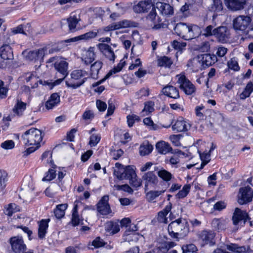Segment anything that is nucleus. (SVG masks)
Listing matches in <instances>:
<instances>
[{"label":"nucleus","mask_w":253,"mask_h":253,"mask_svg":"<svg viewBox=\"0 0 253 253\" xmlns=\"http://www.w3.org/2000/svg\"><path fill=\"white\" fill-rule=\"evenodd\" d=\"M21 138L25 145L31 146L25 152L28 155L34 152L40 147L42 135L40 130L36 128H31L26 130L22 135Z\"/></svg>","instance_id":"1"},{"label":"nucleus","mask_w":253,"mask_h":253,"mask_svg":"<svg viewBox=\"0 0 253 253\" xmlns=\"http://www.w3.org/2000/svg\"><path fill=\"white\" fill-rule=\"evenodd\" d=\"M174 31L178 36L185 40H190L198 37L201 33V28L198 25L189 23H177Z\"/></svg>","instance_id":"2"},{"label":"nucleus","mask_w":253,"mask_h":253,"mask_svg":"<svg viewBox=\"0 0 253 253\" xmlns=\"http://www.w3.org/2000/svg\"><path fill=\"white\" fill-rule=\"evenodd\" d=\"M168 230L171 237L178 240L187 236L189 225L185 219L178 218L169 224Z\"/></svg>","instance_id":"3"},{"label":"nucleus","mask_w":253,"mask_h":253,"mask_svg":"<svg viewBox=\"0 0 253 253\" xmlns=\"http://www.w3.org/2000/svg\"><path fill=\"white\" fill-rule=\"evenodd\" d=\"M54 67L60 75H56L59 77L58 79L53 81H39L40 84L45 86L47 89H51L54 86L61 84L65 78L68 75V63L63 59H59L57 60L54 63Z\"/></svg>","instance_id":"4"},{"label":"nucleus","mask_w":253,"mask_h":253,"mask_svg":"<svg viewBox=\"0 0 253 253\" xmlns=\"http://www.w3.org/2000/svg\"><path fill=\"white\" fill-rule=\"evenodd\" d=\"M86 75L87 73L84 71L75 70L71 74V80L66 81V85L68 87L76 89L84 83Z\"/></svg>","instance_id":"5"},{"label":"nucleus","mask_w":253,"mask_h":253,"mask_svg":"<svg viewBox=\"0 0 253 253\" xmlns=\"http://www.w3.org/2000/svg\"><path fill=\"white\" fill-rule=\"evenodd\" d=\"M175 78L179 88L187 95H191L196 90L194 85L187 78L184 74L176 76Z\"/></svg>","instance_id":"6"},{"label":"nucleus","mask_w":253,"mask_h":253,"mask_svg":"<svg viewBox=\"0 0 253 253\" xmlns=\"http://www.w3.org/2000/svg\"><path fill=\"white\" fill-rule=\"evenodd\" d=\"M252 22V18L248 16L240 15L233 20L234 29L237 31H245Z\"/></svg>","instance_id":"7"},{"label":"nucleus","mask_w":253,"mask_h":253,"mask_svg":"<svg viewBox=\"0 0 253 253\" xmlns=\"http://www.w3.org/2000/svg\"><path fill=\"white\" fill-rule=\"evenodd\" d=\"M253 197V191L249 186L240 188L238 194V203L241 205L251 202Z\"/></svg>","instance_id":"8"},{"label":"nucleus","mask_w":253,"mask_h":253,"mask_svg":"<svg viewBox=\"0 0 253 253\" xmlns=\"http://www.w3.org/2000/svg\"><path fill=\"white\" fill-rule=\"evenodd\" d=\"M22 54L27 60L34 62L37 61L41 62L45 55V50L44 48H41L33 51H24Z\"/></svg>","instance_id":"9"},{"label":"nucleus","mask_w":253,"mask_h":253,"mask_svg":"<svg viewBox=\"0 0 253 253\" xmlns=\"http://www.w3.org/2000/svg\"><path fill=\"white\" fill-rule=\"evenodd\" d=\"M148 22L152 26V28L158 30L163 27V24L161 23V20L157 15L156 9L153 6L151 10L146 17Z\"/></svg>","instance_id":"10"},{"label":"nucleus","mask_w":253,"mask_h":253,"mask_svg":"<svg viewBox=\"0 0 253 253\" xmlns=\"http://www.w3.org/2000/svg\"><path fill=\"white\" fill-rule=\"evenodd\" d=\"M10 244L12 251L15 253H21L26 250V245L22 237L15 236L11 238Z\"/></svg>","instance_id":"11"},{"label":"nucleus","mask_w":253,"mask_h":253,"mask_svg":"<svg viewBox=\"0 0 253 253\" xmlns=\"http://www.w3.org/2000/svg\"><path fill=\"white\" fill-rule=\"evenodd\" d=\"M135 23L134 22L123 20L117 22L113 23L105 27L104 30L106 32L119 30L122 28H126L128 27H134Z\"/></svg>","instance_id":"12"},{"label":"nucleus","mask_w":253,"mask_h":253,"mask_svg":"<svg viewBox=\"0 0 253 253\" xmlns=\"http://www.w3.org/2000/svg\"><path fill=\"white\" fill-rule=\"evenodd\" d=\"M199 238L203 245L209 244L210 246H212L215 244V233L212 231H202L199 234Z\"/></svg>","instance_id":"13"},{"label":"nucleus","mask_w":253,"mask_h":253,"mask_svg":"<svg viewBox=\"0 0 253 253\" xmlns=\"http://www.w3.org/2000/svg\"><path fill=\"white\" fill-rule=\"evenodd\" d=\"M109 197L104 196L97 205V210L102 215H106L111 213V210L108 204Z\"/></svg>","instance_id":"14"},{"label":"nucleus","mask_w":253,"mask_h":253,"mask_svg":"<svg viewBox=\"0 0 253 253\" xmlns=\"http://www.w3.org/2000/svg\"><path fill=\"white\" fill-rule=\"evenodd\" d=\"M225 5L230 10L235 11L244 8L246 0H224Z\"/></svg>","instance_id":"15"},{"label":"nucleus","mask_w":253,"mask_h":253,"mask_svg":"<svg viewBox=\"0 0 253 253\" xmlns=\"http://www.w3.org/2000/svg\"><path fill=\"white\" fill-rule=\"evenodd\" d=\"M213 35L215 36L219 41L225 42L229 38V32L226 27L221 26L213 30Z\"/></svg>","instance_id":"16"},{"label":"nucleus","mask_w":253,"mask_h":253,"mask_svg":"<svg viewBox=\"0 0 253 253\" xmlns=\"http://www.w3.org/2000/svg\"><path fill=\"white\" fill-rule=\"evenodd\" d=\"M154 5L150 0L140 1L133 6V10L137 13L147 12Z\"/></svg>","instance_id":"17"},{"label":"nucleus","mask_w":253,"mask_h":253,"mask_svg":"<svg viewBox=\"0 0 253 253\" xmlns=\"http://www.w3.org/2000/svg\"><path fill=\"white\" fill-rule=\"evenodd\" d=\"M101 31V29H98L94 31H89L84 34H82L79 36H77L67 40V42H75L79 41H88L95 38L99 33Z\"/></svg>","instance_id":"18"},{"label":"nucleus","mask_w":253,"mask_h":253,"mask_svg":"<svg viewBox=\"0 0 253 253\" xmlns=\"http://www.w3.org/2000/svg\"><path fill=\"white\" fill-rule=\"evenodd\" d=\"M191 127L189 123L184 120L182 118L178 119L172 126V129L176 132L186 131Z\"/></svg>","instance_id":"19"},{"label":"nucleus","mask_w":253,"mask_h":253,"mask_svg":"<svg viewBox=\"0 0 253 253\" xmlns=\"http://www.w3.org/2000/svg\"><path fill=\"white\" fill-rule=\"evenodd\" d=\"M248 219L250 220V218L246 211H242L239 208L235 209L232 217V220L234 225H238L239 222H241L242 220H244V223H245Z\"/></svg>","instance_id":"20"},{"label":"nucleus","mask_w":253,"mask_h":253,"mask_svg":"<svg viewBox=\"0 0 253 253\" xmlns=\"http://www.w3.org/2000/svg\"><path fill=\"white\" fill-rule=\"evenodd\" d=\"M95 50L94 47H90L83 51L82 58L85 64H89L94 60Z\"/></svg>","instance_id":"21"},{"label":"nucleus","mask_w":253,"mask_h":253,"mask_svg":"<svg viewBox=\"0 0 253 253\" xmlns=\"http://www.w3.org/2000/svg\"><path fill=\"white\" fill-rule=\"evenodd\" d=\"M156 7L163 15L169 16L173 14V8L169 4L158 2L156 3Z\"/></svg>","instance_id":"22"},{"label":"nucleus","mask_w":253,"mask_h":253,"mask_svg":"<svg viewBox=\"0 0 253 253\" xmlns=\"http://www.w3.org/2000/svg\"><path fill=\"white\" fill-rule=\"evenodd\" d=\"M145 187L148 189L149 186H153L158 182V178L153 171L145 173L142 177Z\"/></svg>","instance_id":"23"},{"label":"nucleus","mask_w":253,"mask_h":253,"mask_svg":"<svg viewBox=\"0 0 253 253\" xmlns=\"http://www.w3.org/2000/svg\"><path fill=\"white\" fill-rule=\"evenodd\" d=\"M226 249L236 253H251V250L249 246H239L237 244L230 243L226 245Z\"/></svg>","instance_id":"24"},{"label":"nucleus","mask_w":253,"mask_h":253,"mask_svg":"<svg viewBox=\"0 0 253 253\" xmlns=\"http://www.w3.org/2000/svg\"><path fill=\"white\" fill-rule=\"evenodd\" d=\"M0 57L3 60L13 59V50L9 44H4L0 47Z\"/></svg>","instance_id":"25"},{"label":"nucleus","mask_w":253,"mask_h":253,"mask_svg":"<svg viewBox=\"0 0 253 253\" xmlns=\"http://www.w3.org/2000/svg\"><path fill=\"white\" fill-rule=\"evenodd\" d=\"M60 102V96L58 93H53L45 102V107L47 109H52L58 106Z\"/></svg>","instance_id":"26"},{"label":"nucleus","mask_w":253,"mask_h":253,"mask_svg":"<svg viewBox=\"0 0 253 253\" xmlns=\"http://www.w3.org/2000/svg\"><path fill=\"white\" fill-rule=\"evenodd\" d=\"M50 219H42L38 222V237L40 239L45 238L48 228Z\"/></svg>","instance_id":"27"},{"label":"nucleus","mask_w":253,"mask_h":253,"mask_svg":"<svg viewBox=\"0 0 253 253\" xmlns=\"http://www.w3.org/2000/svg\"><path fill=\"white\" fill-rule=\"evenodd\" d=\"M99 48L102 53L110 61H114L115 55L110 46L105 43H100Z\"/></svg>","instance_id":"28"},{"label":"nucleus","mask_w":253,"mask_h":253,"mask_svg":"<svg viewBox=\"0 0 253 253\" xmlns=\"http://www.w3.org/2000/svg\"><path fill=\"white\" fill-rule=\"evenodd\" d=\"M171 208L172 205L170 203H169L162 211L158 212L157 219L159 222L164 223H168L167 215L171 211Z\"/></svg>","instance_id":"29"},{"label":"nucleus","mask_w":253,"mask_h":253,"mask_svg":"<svg viewBox=\"0 0 253 253\" xmlns=\"http://www.w3.org/2000/svg\"><path fill=\"white\" fill-rule=\"evenodd\" d=\"M188 67L193 72H196L203 68V63H201V59L198 55L197 57L193 58L187 63Z\"/></svg>","instance_id":"30"},{"label":"nucleus","mask_w":253,"mask_h":253,"mask_svg":"<svg viewBox=\"0 0 253 253\" xmlns=\"http://www.w3.org/2000/svg\"><path fill=\"white\" fill-rule=\"evenodd\" d=\"M253 92V84L252 82L249 83L242 91H239L237 96L241 100H245L249 97Z\"/></svg>","instance_id":"31"},{"label":"nucleus","mask_w":253,"mask_h":253,"mask_svg":"<svg viewBox=\"0 0 253 253\" xmlns=\"http://www.w3.org/2000/svg\"><path fill=\"white\" fill-rule=\"evenodd\" d=\"M162 92L165 95L172 98L176 99L179 97L178 90L171 85H168L164 87Z\"/></svg>","instance_id":"32"},{"label":"nucleus","mask_w":253,"mask_h":253,"mask_svg":"<svg viewBox=\"0 0 253 253\" xmlns=\"http://www.w3.org/2000/svg\"><path fill=\"white\" fill-rule=\"evenodd\" d=\"M26 103L22 102L21 99L17 98L13 108V112L14 114L18 116H21L26 108Z\"/></svg>","instance_id":"33"},{"label":"nucleus","mask_w":253,"mask_h":253,"mask_svg":"<svg viewBox=\"0 0 253 253\" xmlns=\"http://www.w3.org/2000/svg\"><path fill=\"white\" fill-rule=\"evenodd\" d=\"M201 61V63H203V67L205 66H211L215 61L216 57L214 56H212L210 54H203L199 55Z\"/></svg>","instance_id":"34"},{"label":"nucleus","mask_w":253,"mask_h":253,"mask_svg":"<svg viewBox=\"0 0 253 253\" xmlns=\"http://www.w3.org/2000/svg\"><path fill=\"white\" fill-rule=\"evenodd\" d=\"M126 167L121 164L117 163L114 168V174L119 179H124L125 178Z\"/></svg>","instance_id":"35"},{"label":"nucleus","mask_w":253,"mask_h":253,"mask_svg":"<svg viewBox=\"0 0 253 253\" xmlns=\"http://www.w3.org/2000/svg\"><path fill=\"white\" fill-rule=\"evenodd\" d=\"M80 20L79 15L77 14H71L70 16L66 20L68 22L69 31L74 32L76 31V28L77 24Z\"/></svg>","instance_id":"36"},{"label":"nucleus","mask_w":253,"mask_h":253,"mask_svg":"<svg viewBox=\"0 0 253 253\" xmlns=\"http://www.w3.org/2000/svg\"><path fill=\"white\" fill-rule=\"evenodd\" d=\"M165 192V190H150L146 193V199L149 202H155L156 199Z\"/></svg>","instance_id":"37"},{"label":"nucleus","mask_w":253,"mask_h":253,"mask_svg":"<svg viewBox=\"0 0 253 253\" xmlns=\"http://www.w3.org/2000/svg\"><path fill=\"white\" fill-rule=\"evenodd\" d=\"M156 148L158 152L162 154H166L171 150L169 144L164 141L158 142L156 145Z\"/></svg>","instance_id":"38"},{"label":"nucleus","mask_w":253,"mask_h":253,"mask_svg":"<svg viewBox=\"0 0 253 253\" xmlns=\"http://www.w3.org/2000/svg\"><path fill=\"white\" fill-rule=\"evenodd\" d=\"M68 205L67 204H62L56 206V208L54 210V213L55 216L60 219L62 218L65 213V211L67 209Z\"/></svg>","instance_id":"39"},{"label":"nucleus","mask_w":253,"mask_h":253,"mask_svg":"<svg viewBox=\"0 0 253 253\" xmlns=\"http://www.w3.org/2000/svg\"><path fill=\"white\" fill-rule=\"evenodd\" d=\"M145 125L147 126L151 130H157L161 129L162 127L169 128L170 125L165 126H159L154 123L153 121L149 117L144 118L143 121Z\"/></svg>","instance_id":"40"},{"label":"nucleus","mask_w":253,"mask_h":253,"mask_svg":"<svg viewBox=\"0 0 253 253\" xmlns=\"http://www.w3.org/2000/svg\"><path fill=\"white\" fill-rule=\"evenodd\" d=\"M153 149V146L148 141L144 142L139 147V153L141 156L149 154Z\"/></svg>","instance_id":"41"},{"label":"nucleus","mask_w":253,"mask_h":253,"mask_svg":"<svg viewBox=\"0 0 253 253\" xmlns=\"http://www.w3.org/2000/svg\"><path fill=\"white\" fill-rule=\"evenodd\" d=\"M105 229L110 234H114L120 231V225L118 222L110 221L106 223Z\"/></svg>","instance_id":"42"},{"label":"nucleus","mask_w":253,"mask_h":253,"mask_svg":"<svg viewBox=\"0 0 253 253\" xmlns=\"http://www.w3.org/2000/svg\"><path fill=\"white\" fill-rule=\"evenodd\" d=\"M211 226L216 230H223L225 228L226 221L223 219L214 218L211 222Z\"/></svg>","instance_id":"43"},{"label":"nucleus","mask_w":253,"mask_h":253,"mask_svg":"<svg viewBox=\"0 0 253 253\" xmlns=\"http://www.w3.org/2000/svg\"><path fill=\"white\" fill-rule=\"evenodd\" d=\"M157 174L160 178L166 182L169 181L173 177L172 174L170 172L164 169H160L158 171Z\"/></svg>","instance_id":"44"},{"label":"nucleus","mask_w":253,"mask_h":253,"mask_svg":"<svg viewBox=\"0 0 253 253\" xmlns=\"http://www.w3.org/2000/svg\"><path fill=\"white\" fill-rule=\"evenodd\" d=\"M20 211L19 207L14 203L8 204L5 207L4 212L7 215L10 216L13 213L19 211Z\"/></svg>","instance_id":"45"},{"label":"nucleus","mask_w":253,"mask_h":253,"mask_svg":"<svg viewBox=\"0 0 253 253\" xmlns=\"http://www.w3.org/2000/svg\"><path fill=\"white\" fill-rule=\"evenodd\" d=\"M207 111V110L202 105L196 106L195 109L196 115L199 120L205 119Z\"/></svg>","instance_id":"46"},{"label":"nucleus","mask_w":253,"mask_h":253,"mask_svg":"<svg viewBox=\"0 0 253 253\" xmlns=\"http://www.w3.org/2000/svg\"><path fill=\"white\" fill-rule=\"evenodd\" d=\"M172 64L171 59L167 57H161L158 60V65L160 67L169 68Z\"/></svg>","instance_id":"47"},{"label":"nucleus","mask_w":253,"mask_h":253,"mask_svg":"<svg viewBox=\"0 0 253 253\" xmlns=\"http://www.w3.org/2000/svg\"><path fill=\"white\" fill-rule=\"evenodd\" d=\"M154 103L152 101L147 102L145 104L144 108L141 112L142 116L148 115L150 113L152 112L154 109Z\"/></svg>","instance_id":"48"},{"label":"nucleus","mask_w":253,"mask_h":253,"mask_svg":"<svg viewBox=\"0 0 253 253\" xmlns=\"http://www.w3.org/2000/svg\"><path fill=\"white\" fill-rule=\"evenodd\" d=\"M209 2H212L211 10L213 11L219 12L223 8L222 3L221 0H208Z\"/></svg>","instance_id":"49"},{"label":"nucleus","mask_w":253,"mask_h":253,"mask_svg":"<svg viewBox=\"0 0 253 253\" xmlns=\"http://www.w3.org/2000/svg\"><path fill=\"white\" fill-rule=\"evenodd\" d=\"M102 63L100 61H97L91 65V74L93 77L98 74L99 70L102 68Z\"/></svg>","instance_id":"50"},{"label":"nucleus","mask_w":253,"mask_h":253,"mask_svg":"<svg viewBox=\"0 0 253 253\" xmlns=\"http://www.w3.org/2000/svg\"><path fill=\"white\" fill-rule=\"evenodd\" d=\"M227 66L230 70L237 72L240 69L237 59L234 57L230 59L227 62Z\"/></svg>","instance_id":"51"},{"label":"nucleus","mask_w":253,"mask_h":253,"mask_svg":"<svg viewBox=\"0 0 253 253\" xmlns=\"http://www.w3.org/2000/svg\"><path fill=\"white\" fill-rule=\"evenodd\" d=\"M105 245V242L100 237L96 238L91 244H88V248L90 249L98 248Z\"/></svg>","instance_id":"52"},{"label":"nucleus","mask_w":253,"mask_h":253,"mask_svg":"<svg viewBox=\"0 0 253 253\" xmlns=\"http://www.w3.org/2000/svg\"><path fill=\"white\" fill-rule=\"evenodd\" d=\"M191 188L190 184L184 185L182 189L180 190L176 195V197L178 199H182L185 197L189 193Z\"/></svg>","instance_id":"53"},{"label":"nucleus","mask_w":253,"mask_h":253,"mask_svg":"<svg viewBox=\"0 0 253 253\" xmlns=\"http://www.w3.org/2000/svg\"><path fill=\"white\" fill-rule=\"evenodd\" d=\"M55 165H53L52 167L53 169H50L48 172L45 173V175L43 177L42 181H49L53 179L56 176L55 170L54 168Z\"/></svg>","instance_id":"54"},{"label":"nucleus","mask_w":253,"mask_h":253,"mask_svg":"<svg viewBox=\"0 0 253 253\" xmlns=\"http://www.w3.org/2000/svg\"><path fill=\"white\" fill-rule=\"evenodd\" d=\"M200 157L202 161L201 169H203L210 161L211 154L209 152L200 153Z\"/></svg>","instance_id":"55"},{"label":"nucleus","mask_w":253,"mask_h":253,"mask_svg":"<svg viewBox=\"0 0 253 253\" xmlns=\"http://www.w3.org/2000/svg\"><path fill=\"white\" fill-rule=\"evenodd\" d=\"M126 171H125V179H129L132 176H135V168L133 166H128L126 167Z\"/></svg>","instance_id":"56"},{"label":"nucleus","mask_w":253,"mask_h":253,"mask_svg":"<svg viewBox=\"0 0 253 253\" xmlns=\"http://www.w3.org/2000/svg\"><path fill=\"white\" fill-rule=\"evenodd\" d=\"M182 249L183 253H197V248L194 244L184 245Z\"/></svg>","instance_id":"57"},{"label":"nucleus","mask_w":253,"mask_h":253,"mask_svg":"<svg viewBox=\"0 0 253 253\" xmlns=\"http://www.w3.org/2000/svg\"><path fill=\"white\" fill-rule=\"evenodd\" d=\"M186 45V43L185 42H180L174 40L171 43L172 47L176 50L178 51H182L184 49Z\"/></svg>","instance_id":"58"},{"label":"nucleus","mask_w":253,"mask_h":253,"mask_svg":"<svg viewBox=\"0 0 253 253\" xmlns=\"http://www.w3.org/2000/svg\"><path fill=\"white\" fill-rule=\"evenodd\" d=\"M15 146V143L12 140H7L0 144V147L5 150L13 149Z\"/></svg>","instance_id":"59"},{"label":"nucleus","mask_w":253,"mask_h":253,"mask_svg":"<svg viewBox=\"0 0 253 253\" xmlns=\"http://www.w3.org/2000/svg\"><path fill=\"white\" fill-rule=\"evenodd\" d=\"M126 118L127 125L129 127L132 126L135 121H139V117L134 114L129 115L127 116Z\"/></svg>","instance_id":"60"},{"label":"nucleus","mask_w":253,"mask_h":253,"mask_svg":"<svg viewBox=\"0 0 253 253\" xmlns=\"http://www.w3.org/2000/svg\"><path fill=\"white\" fill-rule=\"evenodd\" d=\"M128 179L130 184L134 187L137 188L140 186L141 185L140 179L137 178L136 174L135 176H132Z\"/></svg>","instance_id":"61"},{"label":"nucleus","mask_w":253,"mask_h":253,"mask_svg":"<svg viewBox=\"0 0 253 253\" xmlns=\"http://www.w3.org/2000/svg\"><path fill=\"white\" fill-rule=\"evenodd\" d=\"M123 67V65L121 63H119L117 67H114L113 69L111 70L105 76V79H108L111 76L116 73H117L121 71Z\"/></svg>","instance_id":"62"},{"label":"nucleus","mask_w":253,"mask_h":253,"mask_svg":"<svg viewBox=\"0 0 253 253\" xmlns=\"http://www.w3.org/2000/svg\"><path fill=\"white\" fill-rule=\"evenodd\" d=\"M123 67V65L121 63H119L117 67H114L113 69L111 70L105 76V79H108L111 76L116 73H117L121 71Z\"/></svg>","instance_id":"63"},{"label":"nucleus","mask_w":253,"mask_h":253,"mask_svg":"<svg viewBox=\"0 0 253 253\" xmlns=\"http://www.w3.org/2000/svg\"><path fill=\"white\" fill-rule=\"evenodd\" d=\"M100 137L97 134H92L90 137L89 144L91 147L96 146L100 141Z\"/></svg>","instance_id":"64"}]
</instances>
